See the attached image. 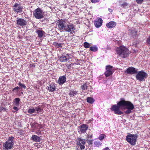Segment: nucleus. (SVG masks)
<instances>
[{
    "instance_id": "nucleus-1",
    "label": "nucleus",
    "mask_w": 150,
    "mask_h": 150,
    "mask_svg": "<svg viewBox=\"0 0 150 150\" xmlns=\"http://www.w3.org/2000/svg\"><path fill=\"white\" fill-rule=\"evenodd\" d=\"M134 108V106L131 102L122 100L118 103L117 105H113L110 108V110L114 111L115 114L121 115L123 114V112L120 110V109H127L124 112L126 114H128L131 113Z\"/></svg>"
},
{
    "instance_id": "nucleus-2",
    "label": "nucleus",
    "mask_w": 150,
    "mask_h": 150,
    "mask_svg": "<svg viewBox=\"0 0 150 150\" xmlns=\"http://www.w3.org/2000/svg\"><path fill=\"white\" fill-rule=\"evenodd\" d=\"M117 54L120 57L125 58L129 53V51L127 49L124 47L120 46L117 49Z\"/></svg>"
},
{
    "instance_id": "nucleus-3",
    "label": "nucleus",
    "mask_w": 150,
    "mask_h": 150,
    "mask_svg": "<svg viewBox=\"0 0 150 150\" xmlns=\"http://www.w3.org/2000/svg\"><path fill=\"white\" fill-rule=\"evenodd\" d=\"M137 137L136 135L129 134L126 137L127 141L132 145H134L136 144Z\"/></svg>"
},
{
    "instance_id": "nucleus-4",
    "label": "nucleus",
    "mask_w": 150,
    "mask_h": 150,
    "mask_svg": "<svg viewBox=\"0 0 150 150\" xmlns=\"http://www.w3.org/2000/svg\"><path fill=\"white\" fill-rule=\"evenodd\" d=\"M67 24V20L61 19L57 22V27L60 30H62L65 31Z\"/></svg>"
},
{
    "instance_id": "nucleus-5",
    "label": "nucleus",
    "mask_w": 150,
    "mask_h": 150,
    "mask_svg": "<svg viewBox=\"0 0 150 150\" xmlns=\"http://www.w3.org/2000/svg\"><path fill=\"white\" fill-rule=\"evenodd\" d=\"M33 14L35 17L37 19H41L44 16L43 11L40 8H38L34 10Z\"/></svg>"
},
{
    "instance_id": "nucleus-6",
    "label": "nucleus",
    "mask_w": 150,
    "mask_h": 150,
    "mask_svg": "<svg viewBox=\"0 0 150 150\" xmlns=\"http://www.w3.org/2000/svg\"><path fill=\"white\" fill-rule=\"evenodd\" d=\"M147 74L143 71H140L138 72L136 76L137 80L140 81H142L146 78Z\"/></svg>"
},
{
    "instance_id": "nucleus-7",
    "label": "nucleus",
    "mask_w": 150,
    "mask_h": 150,
    "mask_svg": "<svg viewBox=\"0 0 150 150\" xmlns=\"http://www.w3.org/2000/svg\"><path fill=\"white\" fill-rule=\"evenodd\" d=\"M75 29V26L74 25L71 23H67L65 32L71 33L74 32Z\"/></svg>"
},
{
    "instance_id": "nucleus-8",
    "label": "nucleus",
    "mask_w": 150,
    "mask_h": 150,
    "mask_svg": "<svg viewBox=\"0 0 150 150\" xmlns=\"http://www.w3.org/2000/svg\"><path fill=\"white\" fill-rule=\"evenodd\" d=\"M86 144V140L81 138H78L77 140V144L80 146L81 150L84 149L85 145Z\"/></svg>"
},
{
    "instance_id": "nucleus-9",
    "label": "nucleus",
    "mask_w": 150,
    "mask_h": 150,
    "mask_svg": "<svg viewBox=\"0 0 150 150\" xmlns=\"http://www.w3.org/2000/svg\"><path fill=\"white\" fill-rule=\"evenodd\" d=\"M113 68V67L110 65L106 66V71L105 73V74L106 76L108 77L112 74Z\"/></svg>"
},
{
    "instance_id": "nucleus-10",
    "label": "nucleus",
    "mask_w": 150,
    "mask_h": 150,
    "mask_svg": "<svg viewBox=\"0 0 150 150\" xmlns=\"http://www.w3.org/2000/svg\"><path fill=\"white\" fill-rule=\"evenodd\" d=\"M13 144V142L7 141L5 144H4L3 146L6 150H8L12 148Z\"/></svg>"
},
{
    "instance_id": "nucleus-11",
    "label": "nucleus",
    "mask_w": 150,
    "mask_h": 150,
    "mask_svg": "<svg viewBox=\"0 0 150 150\" xmlns=\"http://www.w3.org/2000/svg\"><path fill=\"white\" fill-rule=\"evenodd\" d=\"M103 20L100 18H98L94 21V25L97 28H99L102 25Z\"/></svg>"
},
{
    "instance_id": "nucleus-12",
    "label": "nucleus",
    "mask_w": 150,
    "mask_h": 150,
    "mask_svg": "<svg viewBox=\"0 0 150 150\" xmlns=\"http://www.w3.org/2000/svg\"><path fill=\"white\" fill-rule=\"evenodd\" d=\"M137 69L134 67H129L125 71V73L127 74H134L137 73Z\"/></svg>"
},
{
    "instance_id": "nucleus-13",
    "label": "nucleus",
    "mask_w": 150,
    "mask_h": 150,
    "mask_svg": "<svg viewBox=\"0 0 150 150\" xmlns=\"http://www.w3.org/2000/svg\"><path fill=\"white\" fill-rule=\"evenodd\" d=\"M17 24L21 26H23L26 25L27 21L22 18H17L16 20Z\"/></svg>"
},
{
    "instance_id": "nucleus-14",
    "label": "nucleus",
    "mask_w": 150,
    "mask_h": 150,
    "mask_svg": "<svg viewBox=\"0 0 150 150\" xmlns=\"http://www.w3.org/2000/svg\"><path fill=\"white\" fill-rule=\"evenodd\" d=\"M55 84L52 83L47 86V88L50 92H52L54 91L56 89Z\"/></svg>"
},
{
    "instance_id": "nucleus-15",
    "label": "nucleus",
    "mask_w": 150,
    "mask_h": 150,
    "mask_svg": "<svg viewBox=\"0 0 150 150\" xmlns=\"http://www.w3.org/2000/svg\"><path fill=\"white\" fill-rule=\"evenodd\" d=\"M66 78L65 76H61L59 77L57 81V83L59 85L63 84L66 82Z\"/></svg>"
},
{
    "instance_id": "nucleus-16",
    "label": "nucleus",
    "mask_w": 150,
    "mask_h": 150,
    "mask_svg": "<svg viewBox=\"0 0 150 150\" xmlns=\"http://www.w3.org/2000/svg\"><path fill=\"white\" fill-rule=\"evenodd\" d=\"M116 23L114 21H110L106 24V26L108 28H111L115 27Z\"/></svg>"
},
{
    "instance_id": "nucleus-17",
    "label": "nucleus",
    "mask_w": 150,
    "mask_h": 150,
    "mask_svg": "<svg viewBox=\"0 0 150 150\" xmlns=\"http://www.w3.org/2000/svg\"><path fill=\"white\" fill-rule=\"evenodd\" d=\"M88 127L84 124L81 125L80 129V131L81 133H84L86 132V130L88 129Z\"/></svg>"
},
{
    "instance_id": "nucleus-18",
    "label": "nucleus",
    "mask_w": 150,
    "mask_h": 150,
    "mask_svg": "<svg viewBox=\"0 0 150 150\" xmlns=\"http://www.w3.org/2000/svg\"><path fill=\"white\" fill-rule=\"evenodd\" d=\"M14 9L15 11L18 13L21 10L22 8L19 5L17 4H16L14 6Z\"/></svg>"
},
{
    "instance_id": "nucleus-19",
    "label": "nucleus",
    "mask_w": 150,
    "mask_h": 150,
    "mask_svg": "<svg viewBox=\"0 0 150 150\" xmlns=\"http://www.w3.org/2000/svg\"><path fill=\"white\" fill-rule=\"evenodd\" d=\"M31 138L33 141L36 142H39L40 141V138L35 135H33Z\"/></svg>"
},
{
    "instance_id": "nucleus-20",
    "label": "nucleus",
    "mask_w": 150,
    "mask_h": 150,
    "mask_svg": "<svg viewBox=\"0 0 150 150\" xmlns=\"http://www.w3.org/2000/svg\"><path fill=\"white\" fill-rule=\"evenodd\" d=\"M20 100L19 98H15L13 102V104L14 105L18 106H19Z\"/></svg>"
},
{
    "instance_id": "nucleus-21",
    "label": "nucleus",
    "mask_w": 150,
    "mask_h": 150,
    "mask_svg": "<svg viewBox=\"0 0 150 150\" xmlns=\"http://www.w3.org/2000/svg\"><path fill=\"white\" fill-rule=\"evenodd\" d=\"M129 32L131 33L130 34L132 35L134 38L137 35V31L134 28H132L129 30Z\"/></svg>"
},
{
    "instance_id": "nucleus-22",
    "label": "nucleus",
    "mask_w": 150,
    "mask_h": 150,
    "mask_svg": "<svg viewBox=\"0 0 150 150\" xmlns=\"http://www.w3.org/2000/svg\"><path fill=\"white\" fill-rule=\"evenodd\" d=\"M77 93V91L72 90L70 91L69 95L70 97H73L75 96Z\"/></svg>"
},
{
    "instance_id": "nucleus-23",
    "label": "nucleus",
    "mask_w": 150,
    "mask_h": 150,
    "mask_svg": "<svg viewBox=\"0 0 150 150\" xmlns=\"http://www.w3.org/2000/svg\"><path fill=\"white\" fill-rule=\"evenodd\" d=\"M94 100L92 98L90 97H88L87 98V102L89 103L92 104L94 102Z\"/></svg>"
},
{
    "instance_id": "nucleus-24",
    "label": "nucleus",
    "mask_w": 150,
    "mask_h": 150,
    "mask_svg": "<svg viewBox=\"0 0 150 150\" xmlns=\"http://www.w3.org/2000/svg\"><path fill=\"white\" fill-rule=\"evenodd\" d=\"M36 32L38 33V36L39 37L41 38L42 37L43 32L42 30H38Z\"/></svg>"
},
{
    "instance_id": "nucleus-25",
    "label": "nucleus",
    "mask_w": 150,
    "mask_h": 150,
    "mask_svg": "<svg viewBox=\"0 0 150 150\" xmlns=\"http://www.w3.org/2000/svg\"><path fill=\"white\" fill-rule=\"evenodd\" d=\"M53 44L55 47L58 48L61 47L63 45L62 43L57 42H54Z\"/></svg>"
},
{
    "instance_id": "nucleus-26",
    "label": "nucleus",
    "mask_w": 150,
    "mask_h": 150,
    "mask_svg": "<svg viewBox=\"0 0 150 150\" xmlns=\"http://www.w3.org/2000/svg\"><path fill=\"white\" fill-rule=\"evenodd\" d=\"M34 109L35 110V111H36L38 113L40 112H41L42 111V109L39 107H35V108H34Z\"/></svg>"
},
{
    "instance_id": "nucleus-27",
    "label": "nucleus",
    "mask_w": 150,
    "mask_h": 150,
    "mask_svg": "<svg viewBox=\"0 0 150 150\" xmlns=\"http://www.w3.org/2000/svg\"><path fill=\"white\" fill-rule=\"evenodd\" d=\"M88 87V86L86 83H84L81 86V89L83 90L86 89Z\"/></svg>"
},
{
    "instance_id": "nucleus-28",
    "label": "nucleus",
    "mask_w": 150,
    "mask_h": 150,
    "mask_svg": "<svg viewBox=\"0 0 150 150\" xmlns=\"http://www.w3.org/2000/svg\"><path fill=\"white\" fill-rule=\"evenodd\" d=\"M28 112L29 114H32L35 112V110L33 107L29 109L28 110Z\"/></svg>"
},
{
    "instance_id": "nucleus-29",
    "label": "nucleus",
    "mask_w": 150,
    "mask_h": 150,
    "mask_svg": "<svg viewBox=\"0 0 150 150\" xmlns=\"http://www.w3.org/2000/svg\"><path fill=\"white\" fill-rule=\"evenodd\" d=\"M90 50L91 51L96 52L98 50V48L96 46L91 47L90 48Z\"/></svg>"
},
{
    "instance_id": "nucleus-30",
    "label": "nucleus",
    "mask_w": 150,
    "mask_h": 150,
    "mask_svg": "<svg viewBox=\"0 0 150 150\" xmlns=\"http://www.w3.org/2000/svg\"><path fill=\"white\" fill-rule=\"evenodd\" d=\"M18 84L21 87L20 88L21 89H22V88H23L24 89H25L26 88V86L24 84H22L21 82H19Z\"/></svg>"
},
{
    "instance_id": "nucleus-31",
    "label": "nucleus",
    "mask_w": 150,
    "mask_h": 150,
    "mask_svg": "<svg viewBox=\"0 0 150 150\" xmlns=\"http://www.w3.org/2000/svg\"><path fill=\"white\" fill-rule=\"evenodd\" d=\"M94 144L95 146L98 147L101 145V143L99 142L95 141L94 142Z\"/></svg>"
},
{
    "instance_id": "nucleus-32",
    "label": "nucleus",
    "mask_w": 150,
    "mask_h": 150,
    "mask_svg": "<svg viewBox=\"0 0 150 150\" xmlns=\"http://www.w3.org/2000/svg\"><path fill=\"white\" fill-rule=\"evenodd\" d=\"M106 137V136L104 134H100L99 137V139L100 140H101L103 139Z\"/></svg>"
},
{
    "instance_id": "nucleus-33",
    "label": "nucleus",
    "mask_w": 150,
    "mask_h": 150,
    "mask_svg": "<svg viewBox=\"0 0 150 150\" xmlns=\"http://www.w3.org/2000/svg\"><path fill=\"white\" fill-rule=\"evenodd\" d=\"M90 45L87 42H85L84 44V47L86 48H88L89 47Z\"/></svg>"
},
{
    "instance_id": "nucleus-34",
    "label": "nucleus",
    "mask_w": 150,
    "mask_h": 150,
    "mask_svg": "<svg viewBox=\"0 0 150 150\" xmlns=\"http://www.w3.org/2000/svg\"><path fill=\"white\" fill-rule=\"evenodd\" d=\"M62 60V61H67V59L66 56L63 55L61 57Z\"/></svg>"
},
{
    "instance_id": "nucleus-35",
    "label": "nucleus",
    "mask_w": 150,
    "mask_h": 150,
    "mask_svg": "<svg viewBox=\"0 0 150 150\" xmlns=\"http://www.w3.org/2000/svg\"><path fill=\"white\" fill-rule=\"evenodd\" d=\"M122 7L124 8H126L128 6V4L126 3H124L123 4L121 5Z\"/></svg>"
},
{
    "instance_id": "nucleus-36",
    "label": "nucleus",
    "mask_w": 150,
    "mask_h": 150,
    "mask_svg": "<svg viewBox=\"0 0 150 150\" xmlns=\"http://www.w3.org/2000/svg\"><path fill=\"white\" fill-rule=\"evenodd\" d=\"M147 42L150 45V36H149L147 40Z\"/></svg>"
},
{
    "instance_id": "nucleus-37",
    "label": "nucleus",
    "mask_w": 150,
    "mask_h": 150,
    "mask_svg": "<svg viewBox=\"0 0 150 150\" xmlns=\"http://www.w3.org/2000/svg\"><path fill=\"white\" fill-rule=\"evenodd\" d=\"M13 139L14 138L13 137H10L8 138V139L7 141L13 142Z\"/></svg>"
},
{
    "instance_id": "nucleus-38",
    "label": "nucleus",
    "mask_w": 150,
    "mask_h": 150,
    "mask_svg": "<svg viewBox=\"0 0 150 150\" xmlns=\"http://www.w3.org/2000/svg\"><path fill=\"white\" fill-rule=\"evenodd\" d=\"M20 89V88H19V87H18V86H17V87H16L14 88L13 89V91H14V90H18V89Z\"/></svg>"
},
{
    "instance_id": "nucleus-39",
    "label": "nucleus",
    "mask_w": 150,
    "mask_h": 150,
    "mask_svg": "<svg viewBox=\"0 0 150 150\" xmlns=\"http://www.w3.org/2000/svg\"><path fill=\"white\" fill-rule=\"evenodd\" d=\"M13 109L16 111H18V109L16 106H14L13 107Z\"/></svg>"
},
{
    "instance_id": "nucleus-40",
    "label": "nucleus",
    "mask_w": 150,
    "mask_h": 150,
    "mask_svg": "<svg viewBox=\"0 0 150 150\" xmlns=\"http://www.w3.org/2000/svg\"><path fill=\"white\" fill-rule=\"evenodd\" d=\"M143 1H136L137 3L138 4H141L142 3Z\"/></svg>"
},
{
    "instance_id": "nucleus-41",
    "label": "nucleus",
    "mask_w": 150,
    "mask_h": 150,
    "mask_svg": "<svg viewBox=\"0 0 150 150\" xmlns=\"http://www.w3.org/2000/svg\"><path fill=\"white\" fill-rule=\"evenodd\" d=\"M92 140H90L88 141V144H92Z\"/></svg>"
},
{
    "instance_id": "nucleus-42",
    "label": "nucleus",
    "mask_w": 150,
    "mask_h": 150,
    "mask_svg": "<svg viewBox=\"0 0 150 150\" xmlns=\"http://www.w3.org/2000/svg\"><path fill=\"white\" fill-rule=\"evenodd\" d=\"M91 1L92 3H95L98 2V1Z\"/></svg>"
},
{
    "instance_id": "nucleus-43",
    "label": "nucleus",
    "mask_w": 150,
    "mask_h": 150,
    "mask_svg": "<svg viewBox=\"0 0 150 150\" xmlns=\"http://www.w3.org/2000/svg\"><path fill=\"white\" fill-rule=\"evenodd\" d=\"M103 150H110L109 148L108 147H106V148L104 149Z\"/></svg>"
},
{
    "instance_id": "nucleus-44",
    "label": "nucleus",
    "mask_w": 150,
    "mask_h": 150,
    "mask_svg": "<svg viewBox=\"0 0 150 150\" xmlns=\"http://www.w3.org/2000/svg\"><path fill=\"white\" fill-rule=\"evenodd\" d=\"M108 10L111 13H112V10L110 8H109Z\"/></svg>"
},
{
    "instance_id": "nucleus-45",
    "label": "nucleus",
    "mask_w": 150,
    "mask_h": 150,
    "mask_svg": "<svg viewBox=\"0 0 150 150\" xmlns=\"http://www.w3.org/2000/svg\"><path fill=\"white\" fill-rule=\"evenodd\" d=\"M88 138H91L92 137V135H90H90H88Z\"/></svg>"
},
{
    "instance_id": "nucleus-46",
    "label": "nucleus",
    "mask_w": 150,
    "mask_h": 150,
    "mask_svg": "<svg viewBox=\"0 0 150 150\" xmlns=\"http://www.w3.org/2000/svg\"><path fill=\"white\" fill-rule=\"evenodd\" d=\"M1 110H5V109L4 108H1Z\"/></svg>"
},
{
    "instance_id": "nucleus-47",
    "label": "nucleus",
    "mask_w": 150,
    "mask_h": 150,
    "mask_svg": "<svg viewBox=\"0 0 150 150\" xmlns=\"http://www.w3.org/2000/svg\"><path fill=\"white\" fill-rule=\"evenodd\" d=\"M36 133L37 134H40V133H39V132H36Z\"/></svg>"
},
{
    "instance_id": "nucleus-48",
    "label": "nucleus",
    "mask_w": 150,
    "mask_h": 150,
    "mask_svg": "<svg viewBox=\"0 0 150 150\" xmlns=\"http://www.w3.org/2000/svg\"><path fill=\"white\" fill-rule=\"evenodd\" d=\"M91 89L90 90H88V91H91Z\"/></svg>"
},
{
    "instance_id": "nucleus-49",
    "label": "nucleus",
    "mask_w": 150,
    "mask_h": 150,
    "mask_svg": "<svg viewBox=\"0 0 150 150\" xmlns=\"http://www.w3.org/2000/svg\"><path fill=\"white\" fill-rule=\"evenodd\" d=\"M90 87L91 89L92 88H91V86H90Z\"/></svg>"
}]
</instances>
